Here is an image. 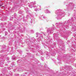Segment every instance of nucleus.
Here are the masks:
<instances>
[{"instance_id": "obj_1", "label": "nucleus", "mask_w": 76, "mask_h": 76, "mask_svg": "<svg viewBox=\"0 0 76 76\" xmlns=\"http://www.w3.org/2000/svg\"><path fill=\"white\" fill-rule=\"evenodd\" d=\"M69 21H70L69 20H68V21H65L64 23V24H65V23H66V25L64 24V25H63V23H56V26H61L62 27V28H66V29H69V26L67 25H69Z\"/></svg>"}, {"instance_id": "obj_3", "label": "nucleus", "mask_w": 76, "mask_h": 76, "mask_svg": "<svg viewBox=\"0 0 76 76\" xmlns=\"http://www.w3.org/2000/svg\"><path fill=\"white\" fill-rule=\"evenodd\" d=\"M54 28H53V27H52V28H49L47 30V32L48 33H50V34H51V33H53L54 32Z\"/></svg>"}, {"instance_id": "obj_13", "label": "nucleus", "mask_w": 76, "mask_h": 76, "mask_svg": "<svg viewBox=\"0 0 76 76\" xmlns=\"http://www.w3.org/2000/svg\"><path fill=\"white\" fill-rule=\"evenodd\" d=\"M7 69L8 70H10V69H11V68H10V67H7Z\"/></svg>"}, {"instance_id": "obj_14", "label": "nucleus", "mask_w": 76, "mask_h": 76, "mask_svg": "<svg viewBox=\"0 0 76 76\" xmlns=\"http://www.w3.org/2000/svg\"><path fill=\"white\" fill-rule=\"evenodd\" d=\"M72 30L73 31H75L76 29H75V28H73V29H72Z\"/></svg>"}, {"instance_id": "obj_32", "label": "nucleus", "mask_w": 76, "mask_h": 76, "mask_svg": "<svg viewBox=\"0 0 76 76\" xmlns=\"http://www.w3.org/2000/svg\"><path fill=\"white\" fill-rule=\"evenodd\" d=\"M4 48H6V46H4Z\"/></svg>"}, {"instance_id": "obj_9", "label": "nucleus", "mask_w": 76, "mask_h": 76, "mask_svg": "<svg viewBox=\"0 0 76 76\" xmlns=\"http://www.w3.org/2000/svg\"><path fill=\"white\" fill-rule=\"evenodd\" d=\"M14 18H16V13H15L14 14Z\"/></svg>"}, {"instance_id": "obj_8", "label": "nucleus", "mask_w": 76, "mask_h": 76, "mask_svg": "<svg viewBox=\"0 0 76 76\" xmlns=\"http://www.w3.org/2000/svg\"><path fill=\"white\" fill-rule=\"evenodd\" d=\"M12 58L14 60H15V58H16L15 57V56H12Z\"/></svg>"}, {"instance_id": "obj_43", "label": "nucleus", "mask_w": 76, "mask_h": 76, "mask_svg": "<svg viewBox=\"0 0 76 76\" xmlns=\"http://www.w3.org/2000/svg\"><path fill=\"white\" fill-rule=\"evenodd\" d=\"M46 28H47L46 27Z\"/></svg>"}, {"instance_id": "obj_39", "label": "nucleus", "mask_w": 76, "mask_h": 76, "mask_svg": "<svg viewBox=\"0 0 76 76\" xmlns=\"http://www.w3.org/2000/svg\"><path fill=\"white\" fill-rule=\"evenodd\" d=\"M31 20H32V19H31Z\"/></svg>"}, {"instance_id": "obj_19", "label": "nucleus", "mask_w": 76, "mask_h": 76, "mask_svg": "<svg viewBox=\"0 0 76 76\" xmlns=\"http://www.w3.org/2000/svg\"><path fill=\"white\" fill-rule=\"evenodd\" d=\"M71 20H73V17H72L71 18Z\"/></svg>"}, {"instance_id": "obj_4", "label": "nucleus", "mask_w": 76, "mask_h": 76, "mask_svg": "<svg viewBox=\"0 0 76 76\" xmlns=\"http://www.w3.org/2000/svg\"><path fill=\"white\" fill-rule=\"evenodd\" d=\"M36 4V2L34 1V2H32L31 3V5H29V7H30V8H32L33 7H34V6Z\"/></svg>"}, {"instance_id": "obj_26", "label": "nucleus", "mask_w": 76, "mask_h": 76, "mask_svg": "<svg viewBox=\"0 0 76 76\" xmlns=\"http://www.w3.org/2000/svg\"><path fill=\"white\" fill-rule=\"evenodd\" d=\"M41 58L42 60H43V58H42V57H41Z\"/></svg>"}, {"instance_id": "obj_25", "label": "nucleus", "mask_w": 76, "mask_h": 76, "mask_svg": "<svg viewBox=\"0 0 76 76\" xmlns=\"http://www.w3.org/2000/svg\"><path fill=\"white\" fill-rule=\"evenodd\" d=\"M3 4H0V6H3Z\"/></svg>"}, {"instance_id": "obj_16", "label": "nucleus", "mask_w": 76, "mask_h": 76, "mask_svg": "<svg viewBox=\"0 0 76 76\" xmlns=\"http://www.w3.org/2000/svg\"><path fill=\"white\" fill-rule=\"evenodd\" d=\"M43 19H46V18L45 16H43Z\"/></svg>"}, {"instance_id": "obj_11", "label": "nucleus", "mask_w": 76, "mask_h": 76, "mask_svg": "<svg viewBox=\"0 0 76 76\" xmlns=\"http://www.w3.org/2000/svg\"><path fill=\"white\" fill-rule=\"evenodd\" d=\"M36 35H37L36 36L37 37H38V35H39V33H36Z\"/></svg>"}, {"instance_id": "obj_38", "label": "nucleus", "mask_w": 76, "mask_h": 76, "mask_svg": "<svg viewBox=\"0 0 76 76\" xmlns=\"http://www.w3.org/2000/svg\"><path fill=\"white\" fill-rule=\"evenodd\" d=\"M67 34H67V33H66V35H67Z\"/></svg>"}, {"instance_id": "obj_21", "label": "nucleus", "mask_w": 76, "mask_h": 76, "mask_svg": "<svg viewBox=\"0 0 76 76\" xmlns=\"http://www.w3.org/2000/svg\"><path fill=\"white\" fill-rule=\"evenodd\" d=\"M27 54L28 55H30V54H31L30 53H27Z\"/></svg>"}, {"instance_id": "obj_27", "label": "nucleus", "mask_w": 76, "mask_h": 76, "mask_svg": "<svg viewBox=\"0 0 76 76\" xmlns=\"http://www.w3.org/2000/svg\"><path fill=\"white\" fill-rule=\"evenodd\" d=\"M21 76H26V75H23L22 74V75H21Z\"/></svg>"}, {"instance_id": "obj_31", "label": "nucleus", "mask_w": 76, "mask_h": 76, "mask_svg": "<svg viewBox=\"0 0 76 76\" xmlns=\"http://www.w3.org/2000/svg\"><path fill=\"white\" fill-rule=\"evenodd\" d=\"M30 22L31 23H32V21H31Z\"/></svg>"}, {"instance_id": "obj_23", "label": "nucleus", "mask_w": 76, "mask_h": 76, "mask_svg": "<svg viewBox=\"0 0 76 76\" xmlns=\"http://www.w3.org/2000/svg\"><path fill=\"white\" fill-rule=\"evenodd\" d=\"M46 55L47 56V57L48 56V53H46Z\"/></svg>"}, {"instance_id": "obj_6", "label": "nucleus", "mask_w": 76, "mask_h": 76, "mask_svg": "<svg viewBox=\"0 0 76 76\" xmlns=\"http://www.w3.org/2000/svg\"><path fill=\"white\" fill-rule=\"evenodd\" d=\"M0 26L2 28H3V27H4V26H3V23H0Z\"/></svg>"}, {"instance_id": "obj_22", "label": "nucleus", "mask_w": 76, "mask_h": 76, "mask_svg": "<svg viewBox=\"0 0 76 76\" xmlns=\"http://www.w3.org/2000/svg\"><path fill=\"white\" fill-rule=\"evenodd\" d=\"M35 11H37V10H38V9H37V8L35 9Z\"/></svg>"}, {"instance_id": "obj_12", "label": "nucleus", "mask_w": 76, "mask_h": 76, "mask_svg": "<svg viewBox=\"0 0 76 76\" xmlns=\"http://www.w3.org/2000/svg\"><path fill=\"white\" fill-rule=\"evenodd\" d=\"M15 76H18L19 74H15Z\"/></svg>"}, {"instance_id": "obj_35", "label": "nucleus", "mask_w": 76, "mask_h": 76, "mask_svg": "<svg viewBox=\"0 0 76 76\" xmlns=\"http://www.w3.org/2000/svg\"><path fill=\"white\" fill-rule=\"evenodd\" d=\"M9 60V58H8V60Z\"/></svg>"}, {"instance_id": "obj_40", "label": "nucleus", "mask_w": 76, "mask_h": 76, "mask_svg": "<svg viewBox=\"0 0 76 76\" xmlns=\"http://www.w3.org/2000/svg\"><path fill=\"white\" fill-rule=\"evenodd\" d=\"M63 58H64V57H63Z\"/></svg>"}, {"instance_id": "obj_10", "label": "nucleus", "mask_w": 76, "mask_h": 76, "mask_svg": "<svg viewBox=\"0 0 76 76\" xmlns=\"http://www.w3.org/2000/svg\"><path fill=\"white\" fill-rule=\"evenodd\" d=\"M31 39H32V40H33V41H35V38H34L32 37Z\"/></svg>"}, {"instance_id": "obj_42", "label": "nucleus", "mask_w": 76, "mask_h": 76, "mask_svg": "<svg viewBox=\"0 0 76 76\" xmlns=\"http://www.w3.org/2000/svg\"><path fill=\"white\" fill-rule=\"evenodd\" d=\"M46 28H47L46 27Z\"/></svg>"}, {"instance_id": "obj_2", "label": "nucleus", "mask_w": 76, "mask_h": 76, "mask_svg": "<svg viewBox=\"0 0 76 76\" xmlns=\"http://www.w3.org/2000/svg\"><path fill=\"white\" fill-rule=\"evenodd\" d=\"M26 13H28V14H29V15H27L26 17V18L23 17V22L25 23V25H28V23H27L28 21H27L26 20V19H27V18H28L29 17L30 19H32V18H33L32 15L29 13L28 11H26Z\"/></svg>"}, {"instance_id": "obj_28", "label": "nucleus", "mask_w": 76, "mask_h": 76, "mask_svg": "<svg viewBox=\"0 0 76 76\" xmlns=\"http://www.w3.org/2000/svg\"><path fill=\"white\" fill-rule=\"evenodd\" d=\"M59 19H61V18H57V20H59Z\"/></svg>"}, {"instance_id": "obj_33", "label": "nucleus", "mask_w": 76, "mask_h": 76, "mask_svg": "<svg viewBox=\"0 0 76 76\" xmlns=\"http://www.w3.org/2000/svg\"><path fill=\"white\" fill-rule=\"evenodd\" d=\"M26 51L28 52V51H29V50H26Z\"/></svg>"}, {"instance_id": "obj_18", "label": "nucleus", "mask_w": 76, "mask_h": 76, "mask_svg": "<svg viewBox=\"0 0 76 76\" xmlns=\"http://www.w3.org/2000/svg\"><path fill=\"white\" fill-rule=\"evenodd\" d=\"M16 19H17V20H19V18L18 17Z\"/></svg>"}, {"instance_id": "obj_29", "label": "nucleus", "mask_w": 76, "mask_h": 76, "mask_svg": "<svg viewBox=\"0 0 76 76\" xmlns=\"http://www.w3.org/2000/svg\"><path fill=\"white\" fill-rule=\"evenodd\" d=\"M19 52L20 53V54H21V53H22V51H20V52Z\"/></svg>"}, {"instance_id": "obj_41", "label": "nucleus", "mask_w": 76, "mask_h": 76, "mask_svg": "<svg viewBox=\"0 0 76 76\" xmlns=\"http://www.w3.org/2000/svg\"><path fill=\"white\" fill-rule=\"evenodd\" d=\"M59 14H60V13H59Z\"/></svg>"}, {"instance_id": "obj_24", "label": "nucleus", "mask_w": 76, "mask_h": 76, "mask_svg": "<svg viewBox=\"0 0 76 76\" xmlns=\"http://www.w3.org/2000/svg\"><path fill=\"white\" fill-rule=\"evenodd\" d=\"M10 61H7V63H10Z\"/></svg>"}, {"instance_id": "obj_34", "label": "nucleus", "mask_w": 76, "mask_h": 76, "mask_svg": "<svg viewBox=\"0 0 76 76\" xmlns=\"http://www.w3.org/2000/svg\"><path fill=\"white\" fill-rule=\"evenodd\" d=\"M4 25H6L7 24V23H4Z\"/></svg>"}, {"instance_id": "obj_5", "label": "nucleus", "mask_w": 76, "mask_h": 76, "mask_svg": "<svg viewBox=\"0 0 76 76\" xmlns=\"http://www.w3.org/2000/svg\"><path fill=\"white\" fill-rule=\"evenodd\" d=\"M60 10H57L55 12L56 13H57V15H58V16H59V15L60 16V15H61V14H58V13H59V12H60Z\"/></svg>"}, {"instance_id": "obj_15", "label": "nucleus", "mask_w": 76, "mask_h": 76, "mask_svg": "<svg viewBox=\"0 0 76 76\" xmlns=\"http://www.w3.org/2000/svg\"><path fill=\"white\" fill-rule=\"evenodd\" d=\"M3 52H5V51H4V50H2L1 51V53H3Z\"/></svg>"}, {"instance_id": "obj_20", "label": "nucleus", "mask_w": 76, "mask_h": 76, "mask_svg": "<svg viewBox=\"0 0 76 76\" xmlns=\"http://www.w3.org/2000/svg\"><path fill=\"white\" fill-rule=\"evenodd\" d=\"M19 61H20V60H18V61H17V63H19Z\"/></svg>"}, {"instance_id": "obj_17", "label": "nucleus", "mask_w": 76, "mask_h": 76, "mask_svg": "<svg viewBox=\"0 0 76 76\" xmlns=\"http://www.w3.org/2000/svg\"><path fill=\"white\" fill-rule=\"evenodd\" d=\"M19 13H20V14H22V12L19 11Z\"/></svg>"}, {"instance_id": "obj_36", "label": "nucleus", "mask_w": 76, "mask_h": 76, "mask_svg": "<svg viewBox=\"0 0 76 76\" xmlns=\"http://www.w3.org/2000/svg\"><path fill=\"white\" fill-rule=\"evenodd\" d=\"M6 66H8V64H6Z\"/></svg>"}, {"instance_id": "obj_37", "label": "nucleus", "mask_w": 76, "mask_h": 76, "mask_svg": "<svg viewBox=\"0 0 76 76\" xmlns=\"http://www.w3.org/2000/svg\"><path fill=\"white\" fill-rule=\"evenodd\" d=\"M17 28V29H19V28H18V27Z\"/></svg>"}, {"instance_id": "obj_30", "label": "nucleus", "mask_w": 76, "mask_h": 76, "mask_svg": "<svg viewBox=\"0 0 76 76\" xmlns=\"http://www.w3.org/2000/svg\"><path fill=\"white\" fill-rule=\"evenodd\" d=\"M74 22H75V23H76V20H74Z\"/></svg>"}, {"instance_id": "obj_7", "label": "nucleus", "mask_w": 76, "mask_h": 76, "mask_svg": "<svg viewBox=\"0 0 76 76\" xmlns=\"http://www.w3.org/2000/svg\"><path fill=\"white\" fill-rule=\"evenodd\" d=\"M46 13H50V11H48V10H46L45 12Z\"/></svg>"}]
</instances>
